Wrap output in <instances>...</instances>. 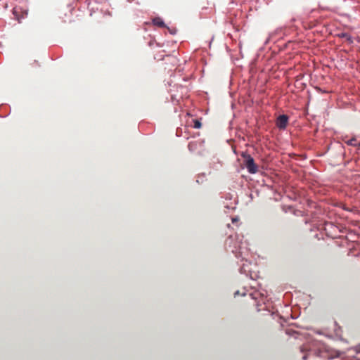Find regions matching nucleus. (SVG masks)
Instances as JSON below:
<instances>
[{
    "instance_id": "f257e3e1",
    "label": "nucleus",
    "mask_w": 360,
    "mask_h": 360,
    "mask_svg": "<svg viewBox=\"0 0 360 360\" xmlns=\"http://www.w3.org/2000/svg\"><path fill=\"white\" fill-rule=\"evenodd\" d=\"M242 157L244 160V165H245L248 171L250 174H255L258 172V167L255 163L253 158L247 153H243Z\"/></svg>"
},
{
    "instance_id": "f03ea898",
    "label": "nucleus",
    "mask_w": 360,
    "mask_h": 360,
    "mask_svg": "<svg viewBox=\"0 0 360 360\" xmlns=\"http://www.w3.org/2000/svg\"><path fill=\"white\" fill-rule=\"evenodd\" d=\"M288 123V117L285 115H281L278 117L276 121V126L280 129H285Z\"/></svg>"
},
{
    "instance_id": "7ed1b4c3",
    "label": "nucleus",
    "mask_w": 360,
    "mask_h": 360,
    "mask_svg": "<svg viewBox=\"0 0 360 360\" xmlns=\"http://www.w3.org/2000/svg\"><path fill=\"white\" fill-rule=\"evenodd\" d=\"M345 143L348 146H355L358 148H360V141H358L356 137H353L347 141H345Z\"/></svg>"
},
{
    "instance_id": "20e7f679",
    "label": "nucleus",
    "mask_w": 360,
    "mask_h": 360,
    "mask_svg": "<svg viewBox=\"0 0 360 360\" xmlns=\"http://www.w3.org/2000/svg\"><path fill=\"white\" fill-rule=\"evenodd\" d=\"M153 23L159 27H165V24L160 18H155L153 20Z\"/></svg>"
},
{
    "instance_id": "39448f33",
    "label": "nucleus",
    "mask_w": 360,
    "mask_h": 360,
    "mask_svg": "<svg viewBox=\"0 0 360 360\" xmlns=\"http://www.w3.org/2000/svg\"><path fill=\"white\" fill-rule=\"evenodd\" d=\"M338 37L344 39L345 41H348L349 44H352L353 42L351 36L346 33V32H342L338 34Z\"/></svg>"
},
{
    "instance_id": "423d86ee",
    "label": "nucleus",
    "mask_w": 360,
    "mask_h": 360,
    "mask_svg": "<svg viewBox=\"0 0 360 360\" xmlns=\"http://www.w3.org/2000/svg\"><path fill=\"white\" fill-rule=\"evenodd\" d=\"M193 122H194L193 127H194L195 129H200V128H201V127H202V124H201V122H200V120H195L193 121Z\"/></svg>"
},
{
    "instance_id": "0eeeda50",
    "label": "nucleus",
    "mask_w": 360,
    "mask_h": 360,
    "mask_svg": "<svg viewBox=\"0 0 360 360\" xmlns=\"http://www.w3.org/2000/svg\"><path fill=\"white\" fill-rule=\"evenodd\" d=\"M302 359H303L304 360H307V356H306V355L303 356Z\"/></svg>"
}]
</instances>
